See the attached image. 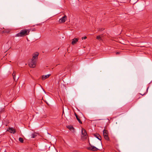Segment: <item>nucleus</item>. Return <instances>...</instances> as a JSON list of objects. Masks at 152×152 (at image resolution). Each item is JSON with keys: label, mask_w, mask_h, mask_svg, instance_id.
<instances>
[{"label": "nucleus", "mask_w": 152, "mask_h": 152, "mask_svg": "<svg viewBox=\"0 0 152 152\" xmlns=\"http://www.w3.org/2000/svg\"><path fill=\"white\" fill-rule=\"evenodd\" d=\"M96 39H97L99 40H102V39H101V37H100V35L97 36L96 37Z\"/></svg>", "instance_id": "obj_19"}, {"label": "nucleus", "mask_w": 152, "mask_h": 152, "mask_svg": "<svg viewBox=\"0 0 152 152\" xmlns=\"http://www.w3.org/2000/svg\"><path fill=\"white\" fill-rule=\"evenodd\" d=\"M50 75V74H48L45 75H42V80H44L45 79L48 78Z\"/></svg>", "instance_id": "obj_8"}, {"label": "nucleus", "mask_w": 152, "mask_h": 152, "mask_svg": "<svg viewBox=\"0 0 152 152\" xmlns=\"http://www.w3.org/2000/svg\"><path fill=\"white\" fill-rule=\"evenodd\" d=\"M104 29L103 28H99V31H103V30H104Z\"/></svg>", "instance_id": "obj_20"}, {"label": "nucleus", "mask_w": 152, "mask_h": 152, "mask_svg": "<svg viewBox=\"0 0 152 152\" xmlns=\"http://www.w3.org/2000/svg\"><path fill=\"white\" fill-rule=\"evenodd\" d=\"M119 54V52H117L116 53V54Z\"/></svg>", "instance_id": "obj_22"}, {"label": "nucleus", "mask_w": 152, "mask_h": 152, "mask_svg": "<svg viewBox=\"0 0 152 152\" xmlns=\"http://www.w3.org/2000/svg\"><path fill=\"white\" fill-rule=\"evenodd\" d=\"M73 152H79L77 151H74Z\"/></svg>", "instance_id": "obj_23"}, {"label": "nucleus", "mask_w": 152, "mask_h": 152, "mask_svg": "<svg viewBox=\"0 0 152 152\" xmlns=\"http://www.w3.org/2000/svg\"><path fill=\"white\" fill-rule=\"evenodd\" d=\"M82 39H86L87 38V37H82Z\"/></svg>", "instance_id": "obj_21"}, {"label": "nucleus", "mask_w": 152, "mask_h": 152, "mask_svg": "<svg viewBox=\"0 0 152 152\" xmlns=\"http://www.w3.org/2000/svg\"><path fill=\"white\" fill-rule=\"evenodd\" d=\"M88 149L92 151H96L98 150V149L96 148V147L91 146L90 147L88 148Z\"/></svg>", "instance_id": "obj_7"}, {"label": "nucleus", "mask_w": 152, "mask_h": 152, "mask_svg": "<svg viewBox=\"0 0 152 152\" xmlns=\"http://www.w3.org/2000/svg\"><path fill=\"white\" fill-rule=\"evenodd\" d=\"M30 30L24 29L20 31V32L15 35L16 37H23L29 34Z\"/></svg>", "instance_id": "obj_1"}, {"label": "nucleus", "mask_w": 152, "mask_h": 152, "mask_svg": "<svg viewBox=\"0 0 152 152\" xmlns=\"http://www.w3.org/2000/svg\"><path fill=\"white\" fill-rule=\"evenodd\" d=\"M38 55L39 53H38L37 52H36L34 53L33 54V57L32 59L37 61Z\"/></svg>", "instance_id": "obj_6"}, {"label": "nucleus", "mask_w": 152, "mask_h": 152, "mask_svg": "<svg viewBox=\"0 0 152 152\" xmlns=\"http://www.w3.org/2000/svg\"><path fill=\"white\" fill-rule=\"evenodd\" d=\"M12 76H13V77L14 80H15V81L16 80H17L18 78H16V77H15V72H13V73L12 74Z\"/></svg>", "instance_id": "obj_14"}, {"label": "nucleus", "mask_w": 152, "mask_h": 152, "mask_svg": "<svg viewBox=\"0 0 152 152\" xmlns=\"http://www.w3.org/2000/svg\"><path fill=\"white\" fill-rule=\"evenodd\" d=\"M67 127L70 130L74 129V128L72 126H68Z\"/></svg>", "instance_id": "obj_18"}, {"label": "nucleus", "mask_w": 152, "mask_h": 152, "mask_svg": "<svg viewBox=\"0 0 152 152\" xmlns=\"http://www.w3.org/2000/svg\"><path fill=\"white\" fill-rule=\"evenodd\" d=\"M148 89V88H147L146 91H145V92L144 93H140V94L142 96H143L147 92Z\"/></svg>", "instance_id": "obj_17"}, {"label": "nucleus", "mask_w": 152, "mask_h": 152, "mask_svg": "<svg viewBox=\"0 0 152 152\" xmlns=\"http://www.w3.org/2000/svg\"><path fill=\"white\" fill-rule=\"evenodd\" d=\"M81 138L83 140L86 139L87 138V135L86 130L83 129H82Z\"/></svg>", "instance_id": "obj_3"}, {"label": "nucleus", "mask_w": 152, "mask_h": 152, "mask_svg": "<svg viewBox=\"0 0 152 152\" xmlns=\"http://www.w3.org/2000/svg\"><path fill=\"white\" fill-rule=\"evenodd\" d=\"M36 62V60L32 59H31L29 61V66L31 68H34L35 66Z\"/></svg>", "instance_id": "obj_2"}, {"label": "nucleus", "mask_w": 152, "mask_h": 152, "mask_svg": "<svg viewBox=\"0 0 152 152\" xmlns=\"http://www.w3.org/2000/svg\"><path fill=\"white\" fill-rule=\"evenodd\" d=\"M94 135L95 137H96L99 140H101V136L99 135V134L96 133V134H94Z\"/></svg>", "instance_id": "obj_11"}, {"label": "nucleus", "mask_w": 152, "mask_h": 152, "mask_svg": "<svg viewBox=\"0 0 152 152\" xmlns=\"http://www.w3.org/2000/svg\"><path fill=\"white\" fill-rule=\"evenodd\" d=\"M19 140L21 143H23V138L21 137L19 138Z\"/></svg>", "instance_id": "obj_16"}, {"label": "nucleus", "mask_w": 152, "mask_h": 152, "mask_svg": "<svg viewBox=\"0 0 152 152\" xmlns=\"http://www.w3.org/2000/svg\"><path fill=\"white\" fill-rule=\"evenodd\" d=\"M78 38H74L72 39V44L73 45H74V44L76 43L78 41Z\"/></svg>", "instance_id": "obj_9"}, {"label": "nucleus", "mask_w": 152, "mask_h": 152, "mask_svg": "<svg viewBox=\"0 0 152 152\" xmlns=\"http://www.w3.org/2000/svg\"><path fill=\"white\" fill-rule=\"evenodd\" d=\"M75 116L76 117V118L77 120L78 121L79 123H80V124H82V122L80 120V118L78 117V115L75 113Z\"/></svg>", "instance_id": "obj_12"}, {"label": "nucleus", "mask_w": 152, "mask_h": 152, "mask_svg": "<svg viewBox=\"0 0 152 152\" xmlns=\"http://www.w3.org/2000/svg\"><path fill=\"white\" fill-rule=\"evenodd\" d=\"M103 135L104 138L107 140H109V138L108 136V132L107 130L104 129L103 131Z\"/></svg>", "instance_id": "obj_4"}, {"label": "nucleus", "mask_w": 152, "mask_h": 152, "mask_svg": "<svg viewBox=\"0 0 152 152\" xmlns=\"http://www.w3.org/2000/svg\"><path fill=\"white\" fill-rule=\"evenodd\" d=\"M37 136V135L35 133H34L31 134V138H34Z\"/></svg>", "instance_id": "obj_15"}, {"label": "nucleus", "mask_w": 152, "mask_h": 152, "mask_svg": "<svg viewBox=\"0 0 152 152\" xmlns=\"http://www.w3.org/2000/svg\"><path fill=\"white\" fill-rule=\"evenodd\" d=\"M9 132L11 133H12L13 134L15 133V130L12 128H10L8 130H7Z\"/></svg>", "instance_id": "obj_10"}, {"label": "nucleus", "mask_w": 152, "mask_h": 152, "mask_svg": "<svg viewBox=\"0 0 152 152\" xmlns=\"http://www.w3.org/2000/svg\"><path fill=\"white\" fill-rule=\"evenodd\" d=\"M67 19V16L66 15L63 17L59 20V22L60 23H62L65 22Z\"/></svg>", "instance_id": "obj_5"}, {"label": "nucleus", "mask_w": 152, "mask_h": 152, "mask_svg": "<svg viewBox=\"0 0 152 152\" xmlns=\"http://www.w3.org/2000/svg\"><path fill=\"white\" fill-rule=\"evenodd\" d=\"M10 30L9 29H5L3 31L2 33H8L10 32Z\"/></svg>", "instance_id": "obj_13"}]
</instances>
